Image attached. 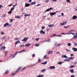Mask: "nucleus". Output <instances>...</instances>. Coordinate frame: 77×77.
<instances>
[{
	"label": "nucleus",
	"mask_w": 77,
	"mask_h": 77,
	"mask_svg": "<svg viewBox=\"0 0 77 77\" xmlns=\"http://www.w3.org/2000/svg\"><path fill=\"white\" fill-rule=\"evenodd\" d=\"M1 35H4V34H5V33L3 31H1Z\"/></svg>",
	"instance_id": "35"
},
{
	"label": "nucleus",
	"mask_w": 77,
	"mask_h": 77,
	"mask_svg": "<svg viewBox=\"0 0 77 77\" xmlns=\"http://www.w3.org/2000/svg\"><path fill=\"white\" fill-rule=\"evenodd\" d=\"M54 25L53 24H51L50 25H48V26H49V27L50 28V27H53V26Z\"/></svg>",
	"instance_id": "29"
},
{
	"label": "nucleus",
	"mask_w": 77,
	"mask_h": 77,
	"mask_svg": "<svg viewBox=\"0 0 77 77\" xmlns=\"http://www.w3.org/2000/svg\"><path fill=\"white\" fill-rule=\"evenodd\" d=\"M9 73V71L8 70H7L5 71V74H8Z\"/></svg>",
	"instance_id": "28"
},
{
	"label": "nucleus",
	"mask_w": 77,
	"mask_h": 77,
	"mask_svg": "<svg viewBox=\"0 0 77 77\" xmlns=\"http://www.w3.org/2000/svg\"><path fill=\"white\" fill-rule=\"evenodd\" d=\"M6 17V14H4L2 16V18H5Z\"/></svg>",
	"instance_id": "51"
},
{
	"label": "nucleus",
	"mask_w": 77,
	"mask_h": 77,
	"mask_svg": "<svg viewBox=\"0 0 77 77\" xmlns=\"http://www.w3.org/2000/svg\"><path fill=\"white\" fill-rule=\"evenodd\" d=\"M49 8L48 9H47L46 10V11H45V12H48V11H49Z\"/></svg>",
	"instance_id": "54"
},
{
	"label": "nucleus",
	"mask_w": 77,
	"mask_h": 77,
	"mask_svg": "<svg viewBox=\"0 0 77 77\" xmlns=\"http://www.w3.org/2000/svg\"><path fill=\"white\" fill-rule=\"evenodd\" d=\"M15 72L14 73L13 72L12 73H11V74L12 75H15Z\"/></svg>",
	"instance_id": "52"
},
{
	"label": "nucleus",
	"mask_w": 77,
	"mask_h": 77,
	"mask_svg": "<svg viewBox=\"0 0 77 77\" xmlns=\"http://www.w3.org/2000/svg\"><path fill=\"white\" fill-rule=\"evenodd\" d=\"M74 45H76V46H77V43L75 42L74 43Z\"/></svg>",
	"instance_id": "44"
},
{
	"label": "nucleus",
	"mask_w": 77,
	"mask_h": 77,
	"mask_svg": "<svg viewBox=\"0 0 77 77\" xmlns=\"http://www.w3.org/2000/svg\"><path fill=\"white\" fill-rule=\"evenodd\" d=\"M32 0H29L28 1V2H29V3H31V2H32Z\"/></svg>",
	"instance_id": "60"
},
{
	"label": "nucleus",
	"mask_w": 77,
	"mask_h": 77,
	"mask_svg": "<svg viewBox=\"0 0 77 77\" xmlns=\"http://www.w3.org/2000/svg\"><path fill=\"white\" fill-rule=\"evenodd\" d=\"M29 39V37L27 38H24L23 39V40H22V41H23L24 42H26L28 39Z\"/></svg>",
	"instance_id": "3"
},
{
	"label": "nucleus",
	"mask_w": 77,
	"mask_h": 77,
	"mask_svg": "<svg viewBox=\"0 0 77 77\" xmlns=\"http://www.w3.org/2000/svg\"><path fill=\"white\" fill-rule=\"evenodd\" d=\"M47 61L45 62L44 63H41L42 65H45V64H47Z\"/></svg>",
	"instance_id": "21"
},
{
	"label": "nucleus",
	"mask_w": 77,
	"mask_h": 77,
	"mask_svg": "<svg viewBox=\"0 0 77 77\" xmlns=\"http://www.w3.org/2000/svg\"><path fill=\"white\" fill-rule=\"evenodd\" d=\"M6 48V47L5 46H2V48H0V50H5Z\"/></svg>",
	"instance_id": "10"
},
{
	"label": "nucleus",
	"mask_w": 77,
	"mask_h": 77,
	"mask_svg": "<svg viewBox=\"0 0 77 77\" xmlns=\"http://www.w3.org/2000/svg\"><path fill=\"white\" fill-rule=\"evenodd\" d=\"M72 49L73 50V51H77V48H73Z\"/></svg>",
	"instance_id": "11"
},
{
	"label": "nucleus",
	"mask_w": 77,
	"mask_h": 77,
	"mask_svg": "<svg viewBox=\"0 0 77 77\" xmlns=\"http://www.w3.org/2000/svg\"><path fill=\"white\" fill-rule=\"evenodd\" d=\"M48 2H49V0H46L45 1V3H47Z\"/></svg>",
	"instance_id": "42"
},
{
	"label": "nucleus",
	"mask_w": 77,
	"mask_h": 77,
	"mask_svg": "<svg viewBox=\"0 0 77 77\" xmlns=\"http://www.w3.org/2000/svg\"><path fill=\"white\" fill-rule=\"evenodd\" d=\"M14 7H12L10 11H13V10H14Z\"/></svg>",
	"instance_id": "47"
},
{
	"label": "nucleus",
	"mask_w": 77,
	"mask_h": 77,
	"mask_svg": "<svg viewBox=\"0 0 77 77\" xmlns=\"http://www.w3.org/2000/svg\"><path fill=\"white\" fill-rule=\"evenodd\" d=\"M26 68V67H24L22 69H21V71H23V70H24Z\"/></svg>",
	"instance_id": "48"
},
{
	"label": "nucleus",
	"mask_w": 77,
	"mask_h": 77,
	"mask_svg": "<svg viewBox=\"0 0 77 77\" xmlns=\"http://www.w3.org/2000/svg\"><path fill=\"white\" fill-rule=\"evenodd\" d=\"M30 5L29 4L25 3V7H29Z\"/></svg>",
	"instance_id": "5"
},
{
	"label": "nucleus",
	"mask_w": 77,
	"mask_h": 77,
	"mask_svg": "<svg viewBox=\"0 0 77 77\" xmlns=\"http://www.w3.org/2000/svg\"><path fill=\"white\" fill-rule=\"evenodd\" d=\"M36 77H44V75H43L42 74L41 75H36Z\"/></svg>",
	"instance_id": "6"
},
{
	"label": "nucleus",
	"mask_w": 77,
	"mask_h": 77,
	"mask_svg": "<svg viewBox=\"0 0 77 77\" xmlns=\"http://www.w3.org/2000/svg\"><path fill=\"white\" fill-rule=\"evenodd\" d=\"M69 34H72L73 35H74V33L72 32H69Z\"/></svg>",
	"instance_id": "45"
},
{
	"label": "nucleus",
	"mask_w": 77,
	"mask_h": 77,
	"mask_svg": "<svg viewBox=\"0 0 77 77\" xmlns=\"http://www.w3.org/2000/svg\"><path fill=\"white\" fill-rule=\"evenodd\" d=\"M62 57L63 58H68V57L67 56H66V55H63L62 56Z\"/></svg>",
	"instance_id": "8"
},
{
	"label": "nucleus",
	"mask_w": 77,
	"mask_h": 77,
	"mask_svg": "<svg viewBox=\"0 0 77 77\" xmlns=\"http://www.w3.org/2000/svg\"><path fill=\"white\" fill-rule=\"evenodd\" d=\"M66 1L67 2H69V3H71V1H70V0H66Z\"/></svg>",
	"instance_id": "49"
},
{
	"label": "nucleus",
	"mask_w": 77,
	"mask_h": 77,
	"mask_svg": "<svg viewBox=\"0 0 77 77\" xmlns=\"http://www.w3.org/2000/svg\"><path fill=\"white\" fill-rule=\"evenodd\" d=\"M9 24V23H5L4 25V27H5L6 26H8Z\"/></svg>",
	"instance_id": "7"
},
{
	"label": "nucleus",
	"mask_w": 77,
	"mask_h": 77,
	"mask_svg": "<svg viewBox=\"0 0 77 77\" xmlns=\"http://www.w3.org/2000/svg\"><path fill=\"white\" fill-rule=\"evenodd\" d=\"M18 43H20V41H18L16 42L15 43V45H16L17 44H18Z\"/></svg>",
	"instance_id": "15"
},
{
	"label": "nucleus",
	"mask_w": 77,
	"mask_h": 77,
	"mask_svg": "<svg viewBox=\"0 0 77 77\" xmlns=\"http://www.w3.org/2000/svg\"><path fill=\"white\" fill-rule=\"evenodd\" d=\"M12 25L11 24H9V23H8V26H9V27H10Z\"/></svg>",
	"instance_id": "59"
},
{
	"label": "nucleus",
	"mask_w": 77,
	"mask_h": 77,
	"mask_svg": "<svg viewBox=\"0 0 77 77\" xmlns=\"http://www.w3.org/2000/svg\"><path fill=\"white\" fill-rule=\"evenodd\" d=\"M35 45L36 46V47H39V44H37L36 45Z\"/></svg>",
	"instance_id": "34"
},
{
	"label": "nucleus",
	"mask_w": 77,
	"mask_h": 77,
	"mask_svg": "<svg viewBox=\"0 0 77 77\" xmlns=\"http://www.w3.org/2000/svg\"><path fill=\"white\" fill-rule=\"evenodd\" d=\"M1 39H5V36H2L1 37Z\"/></svg>",
	"instance_id": "17"
},
{
	"label": "nucleus",
	"mask_w": 77,
	"mask_h": 77,
	"mask_svg": "<svg viewBox=\"0 0 77 77\" xmlns=\"http://www.w3.org/2000/svg\"><path fill=\"white\" fill-rule=\"evenodd\" d=\"M74 59V57H70L69 58H68V59H69V60H70L71 59L72 60H73V59Z\"/></svg>",
	"instance_id": "9"
},
{
	"label": "nucleus",
	"mask_w": 77,
	"mask_h": 77,
	"mask_svg": "<svg viewBox=\"0 0 77 77\" xmlns=\"http://www.w3.org/2000/svg\"><path fill=\"white\" fill-rule=\"evenodd\" d=\"M70 71L71 73H73L74 72V69H70Z\"/></svg>",
	"instance_id": "14"
},
{
	"label": "nucleus",
	"mask_w": 77,
	"mask_h": 77,
	"mask_svg": "<svg viewBox=\"0 0 77 77\" xmlns=\"http://www.w3.org/2000/svg\"><path fill=\"white\" fill-rule=\"evenodd\" d=\"M67 45L68 47H70V46H71V44L70 43H68L67 44Z\"/></svg>",
	"instance_id": "26"
},
{
	"label": "nucleus",
	"mask_w": 77,
	"mask_h": 77,
	"mask_svg": "<svg viewBox=\"0 0 77 77\" xmlns=\"http://www.w3.org/2000/svg\"><path fill=\"white\" fill-rule=\"evenodd\" d=\"M69 27V26H64V28H65V29L68 28Z\"/></svg>",
	"instance_id": "40"
},
{
	"label": "nucleus",
	"mask_w": 77,
	"mask_h": 77,
	"mask_svg": "<svg viewBox=\"0 0 77 77\" xmlns=\"http://www.w3.org/2000/svg\"><path fill=\"white\" fill-rule=\"evenodd\" d=\"M47 42H50V39H48L47 40Z\"/></svg>",
	"instance_id": "55"
},
{
	"label": "nucleus",
	"mask_w": 77,
	"mask_h": 77,
	"mask_svg": "<svg viewBox=\"0 0 77 77\" xmlns=\"http://www.w3.org/2000/svg\"><path fill=\"white\" fill-rule=\"evenodd\" d=\"M74 65H71L69 66V68H74Z\"/></svg>",
	"instance_id": "23"
},
{
	"label": "nucleus",
	"mask_w": 77,
	"mask_h": 77,
	"mask_svg": "<svg viewBox=\"0 0 77 77\" xmlns=\"http://www.w3.org/2000/svg\"><path fill=\"white\" fill-rule=\"evenodd\" d=\"M45 26H42V29L43 30V29H45Z\"/></svg>",
	"instance_id": "53"
},
{
	"label": "nucleus",
	"mask_w": 77,
	"mask_h": 77,
	"mask_svg": "<svg viewBox=\"0 0 77 77\" xmlns=\"http://www.w3.org/2000/svg\"><path fill=\"white\" fill-rule=\"evenodd\" d=\"M56 36H58V37H62V35H56Z\"/></svg>",
	"instance_id": "39"
},
{
	"label": "nucleus",
	"mask_w": 77,
	"mask_h": 77,
	"mask_svg": "<svg viewBox=\"0 0 77 77\" xmlns=\"http://www.w3.org/2000/svg\"><path fill=\"white\" fill-rule=\"evenodd\" d=\"M45 71H46V70L45 69H42L41 70V72H45Z\"/></svg>",
	"instance_id": "33"
},
{
	"label": "nucleus",
	"mask_w": 77,
	"mask_h": 77,
	"mask_svg": "<svg viewBox=\"0 0 77 77\" xmlns=\"http://www.w3.org/2000/svg\"><path fill=\"white\" fill-rule=\"evenodd\" d=\"M41 58H38V62H41Z\"/></svg>",
	"instance_id": "41"
},
{
	"label": "nucleus",
	"mask_w": 77,
	"mask_h": 77,
	"mask_svg": "<svg viewBox=\"0 0 77 77\" xmlns=\"http://www.w3.org/2000/svg\"><path fill=\"white\" fill-rule=\"evenodd\" d=\"M30 45V43H29L28 44H27L25 46V47H29V46Z\"/></svg>",
	"instance_id": "16"
},
{
	"label": "nucleus",
	"mask_w": 77,
	"mask_h": 77,
	"mask_svg": "<svg viewBox=\"0 0 77 77\" xmlns=\"http://www.w3.org/2000/svg\"><path fill=\"white\" fill-rule=\"evenodd\" d=\"M67 23V21H64L63 22V23H64V24H66V23Z\"/></svg>",
	"instance_id": "37"
},
{
	"label": "nucleus",
	"mask_w": 77,
	"mask_h": 77,
	"mask_svg": "<svg viewBox=\"0 0 77 77\" xmlns=\"http://www.w3.org/2000/svg\"><path fill=\"white\" fill-rule=\"evenodd\" d=\"M75 35H74L73 38H74V39H75V38H76L77 37V33H75Z\"/></svg>",
	"instance_id": "19"
},
{
	"label": "nucleus",
	"mask_w": 77,
	"mask_h": 77,
	"mask_svg": "<svg viewBox=\"0 0 77 77\" xmlns=\"http://www.w3.org/2000/svg\"><path fill=\"white\" fill-rule=\"evenodd\" d=\"M47 55H45L44 56V59H45V58H47Z\"/></svg>",
	"instance_id": "56"
},
{
	"label": "nucleus",
	"mask_w": 77,
	"mask_h": 77,
	"mask_svg": "<svg viewBox=\"0 0 77 77\" xmlns=\"http://www.w3.org/2000/svg\"><path fill=\"white\" fill-rule=\"evenodd\" d=\"M75 77V75H72L71 76V77Z\"/></svg>",
	"instance_id": "64"
},
{
	"label": "nucleus",
	"mask_w": 77,
	"mask_h": 77,
	"mask_svg": "<svg viewBox=\"0 0 77 77\" xmlns=\"http://www.w3.org/2000/svg\"><path fill=\"white\" fill-rule=\"evenodd\" d=\"M57 12H59V11H57L51 13H50V15L51 16H53V15H56Z\"/></svg>",
	"instance_id": "2"
},
{
	"label": "nucleus",
	"mask_w": 77,
	"mask_h": 77,
	"mask_svg": "<svg viewBox=\"0 0 77 77\" xmlns=\"http://www.w3.org/2000/svg\"><path fill=\"white\" fill-rule=\"evenodd\" d=\"M40 34H45V32L43 31V30H42L40 31Z\"/></svg>",
	"instance_id": "4"
},
{
	"label": "nucleus",
	"mask_w": 77,
	"mask_h": 77,
	"mask_svg": "<svg viewBox=\"0 0 77 77\" xmlns=\"http://www.w3.org/2000/svg\"><path fill=\"white\" fill-rule=\"evenodd\" d=\"M39 38H36L35 39V40L36 41H39Z\"/></svg>",
	"instance_id": "32"
},
{
	"label": "nucleus",
	"mask_w": 77,
	"mask_h": 77,
	"mask_svg": "<svg viewBox=\"0 0 77 77\" xmlns=\"http://www.w3.org/2000/svg\"><path fill=\"white\" fill-rule=\"evenodd\" d=\"M17 4H16L15 5H13L14 8V7H15V6H17Z\"/></svg>",
	"instance_id": "62"
},
{
	"label": "nucleus",
	"mask_w": 77,
	"mask_h": 77,
	"mask_svg": "<svg viewBox=\"0 0 77 77\" xmlns=\"http://www.w3.org/2000/svg\"><path fill=\"white\" fill-rule=\"evenodd\" d=\"M60 45H61V44H58L57 46V47H59Z\"/></svg>",
	"instance_id": "50"
},
{
	"label": "nucleus",
	"mask_w": 77,
	"mask_h": 77,
	"mask_svg": "<svg viewBox=\"0 0 77 77\" xmlns=\"http://www.w3.org/2000/svg\"><path fill=\"white\" fill-rule=\"evenodd\" d=\"M69 60H69L68 59V58L64 60V61H65V62H69Z\"/></svg>",
	"instance_id": "13"
},
{
	"label": "nucleus",
	"mask_w": 77,
	"mask_h": 77,
	"mask_svg": "<svg viewBox=\"0 0 77 77\" xmlns=\"http://www.w3.org/2000/svg\"><path fill=\"white\" fill-rule=\"evenodd\" d=\"M12 5V4H10V5H8V6H11Z\"/></svg>",
	"instance_id": "63"
},
{
	"label": "nucleus",
	"mask_w": 77,
	"mask_h": 77,
	"mask_svg": "<svg viewBox=\"0 0 77 77\" xmlns=\"http://www.w3.org/2000/svg\"><path fill=\"white\" fill-rule=\"evenodd\" d=\"M32 65H30L28 66H27V68H31V66L32 67Z\"/></svg>",
	"instance_id": "31"
},
{
	"label": "nucleus",
	"mask_w": 77,
	"mask_h": 77,
	"mask_svg": "<svg viewBox=\"0 0 77 77\" xmlns=\"http://www.w3.org/2000/svg\"><path fill=\"white\" fill-rule=\"evenodd\" d=\"M53 8H50L48 9H49V11H50L51 10H52V9H53Z\"/></svg>",
	"instance_id": "46"
},
{
	"label": "nucleus",
	"mask_w": 77,
	"mask_h": 77,
	"mask_svg": "<svg viewBox=\"0 0 77 77\" xmlns=\"http://www.w3.org/2000/svg\"><path fill=\"white\" fill-rule=\"evenodd\" d=\"M50 69H55V66H50Z\"/></svg>",
	"instance_id": "12"
},
{
	"label": "nucleus",
	"mask_w": 77,
	"mask_h": 77,
	"mask_svg": "<svg viewBox=\"0 0 77 77\" xmlns=\"http://www.w3.org/2000/svg\"><path fill=\"white\" fill-rule=\"evenodd\" d=\"M74 32V30H72L69 31V32Z\"/></svg>",
	"instance_id": "58"
},
{
	"label": "nucleus",
	"mask_w": 77,
	"mask_h": 77,
	"mask_svg": "<svg viewBox=\"0 0 77 77\" xmlns=\"http://www.w3.org/2000/svg\"><path fill=\"white\" fill-rule=\"evenodd\" d=\"M24 16H25V17H29V16H30V14H26L24 15Z\"/></svg>",
	"instance_id": "22"
},
{
	"label": "nucleus",
	"mask_w": 77,
	"mask_h": 77,
	"mask_svg": "<svg viewBox=\"0 0 77 77\" xmlns=\"http://www.w3.org/2000/svg\"><path fill=\"white\" fill-rule=\"evenodd\" d=\"M53 53V52L52 51H49L48 52H47V54H51V53Z\"/></svg>",
	"instance_id": "18"
},
{
	"label": "nucleus",
	"mask_w": 77,
	"mask_h": 77,
	"mask_svg": "<svg viewBox=\"0 0 77 77\" xmlns=\"http://www.w3.org/2000/svg\"><path fill=\"white\" fill-rule=\"evenodd\" d=\"M32 57H35V54H33L32 55Z\"/></svg>",
	"instance_id": "38"
},
{
	"label": "nucleus",
	"mask_w": 77,
	"mask_h": 77,
	"mask_svg": "<svg viewBox=\"0 0 77 77\" xmlns=\"http://www.w3.org/2000/svg\"><path fill=\"white\" fill-rule=\"evenodd\" d=\"M16 55H17V53H15L12 56V58H14V57H15Z\"/></svg>",
	"instance_id": "20"
},
{
	"label": "nucleus",
	"mask_w": 77,
	"mask_h": 77,
	"mask_svg": "<svg viewBox=\"0 0 77 77\" xmlns=\"http://www.w3.org/2000/svg\"><path fill=\"white\" fill-rule=\"evenodd\" d=\"M12 11L10 10V11H9L8 12V14H12Z\"/></svg>",
	"instance_id": "30"
},
{
	"label": "nucleus",
	"mask_w": 77,
	"mask_h": 77,
	"mask_svg": "<svg viewBox=\"0 0 77 77\" xmlns=\"http://www.w3.org/2000/svg\"><path fill=\"white\" fill-rule=\"evenodd\" d=\"M66 50L67 52H68V51H69V50L67 49H66Z\"/></svg>",
	"instance_id": "61"
},
{
	"label": "nucleus",
	"mask_w": 77,
	"mask_h": 77,
	"mask_svg": "<svg viewBox=\"0 0 77 77\" xmlns=\"http://www.w3.org/2000/svg\"><path fill=\"white\" fill-rule=\"evenodd\" d=\"M63 62H58V64L59 65H61L63 63Z\"/></svg>",
	"instance_id": "25"
},
{
	"label": "nucleus",
	"mask_w": 77,
	"mask_h": 77,
	"mask_svg": "<svg viewBox=\"0 0 77 77\" xmlns=\"http://www.w3.org/2000/svg\"><path fill=\"white\" fill-rule=\"evenodd\" d=\"M35 4H36V2H33L31 3V5H35Z\"/></svg>",
	"instance_id": "24"
},
{
	"label": "nucleus",
	"mask_w": 77,
	"mask_h": 77,
	"mask_svg": "<svg viewBox=\"0 0 77 77\" xmlns=\"http://www.w3.org/2000/svg\"><path fill=\"white\" fill-rule=\"evenodd\" d=\"M60 26H63V25H65L64 24V23H63H63H61L60 24Z\"/></svg>",
	"instance_id": "43"
},
{
	"label": "nucleus",
	"mask_w": 77,
	"mask_h": 77,
	"mask_svg": "<svg viewBox=\"0 0 77 77\" xmlns=\"http://www.w3.org/2000/svg\"><path fill=\"white\" fill-rule=\"evenodd\" d=\"M15 18H17V19H20V17L18 16H16L15 17Z\"/></svg>",
	"instance_id": "27"
},
{
	"label": "nucleus",
	"mask_w": 77,
	"mask_h": 77,
	"mask_svg": "<svg viewBox=\"0 0 77 77\" xmlns=\"http://www.w3.org/2000/svg\"><path fill=\"white\" fill-rule=\"evenodd\" d=\"M54 45L55 46H56V45H57V42H55L54 43Z\"/></svg>",
	"instance_id": "57"
},
{
	"label": "nucleus",
	"mask_w": 77,
	"mask_h": 77,
	"mask_svg": "<svg viewBox=\"0 0 77 77\" xmlns=\"http://www.w3.org/2000/svg\"><path fill=\"white\" fill-rule=\"evenodd\" d=\"M21 68H22V66H20V67H19L17 69L16 72H15V74L16 73H18V72L21 70Z\"/></svg>",
	"instance_id": "1"
},
{
	"label": "nucleus",
	"mask_w": 77,
	"mask_h": 77,
	"mask_svg": "<svg viewBox=\"0 0 77 77\" xmlns=\"http://www.w3.org/2000/svg\"><path fill=\"white\" fill-rule=\"evenodd\" d=\"M14 21V20L13 19H10V23H12V21Z\"/></svg>",
	"instance_id": "36"
}]
</instances>
